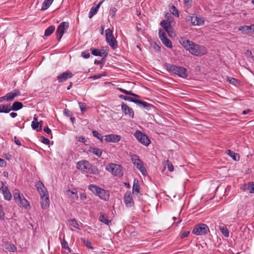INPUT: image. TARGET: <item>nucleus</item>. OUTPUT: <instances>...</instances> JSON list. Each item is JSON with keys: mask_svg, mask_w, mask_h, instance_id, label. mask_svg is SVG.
Returning a JSON list of instances; mask_svg holds the SVG:
<instances>
[{"mask_svg": "<svg viewBox=\"0 0 254 254\" xmlns=\"http://www.w3.org/2000/svg\"><path fill=\"white\" fill-rule=\"evenodd\" d=\"M179 43L193 55L201 56L207 53V49L204 46L195 44L194 42L187 39L186 38L181 37L179 39Z\"/></svg>", "mask_w": 254, "mask_h": 254, "instance_id": "obj_1", "label": "nucleus"}, {"mask_svg": "<svg viewBox=\"0 0 254 254\" xmlns=\"http://www.w3.org/2000/svg\"><path fill=\"white\" fill-rule=\"evenodd\" d=\"M165 67L168 71L172 72L180 77L186 78L188 76L187 69L184 67L176 66L170 64H166Z\"/></svg>", "mask_w": 254, "mask_h": 254, "instance_id": "obj_2", "label": "nucleus"}, {"mask_svg": "<svg viewBox=\"0 0 254 254\" xmlns=\"http://www.w3.org/2000/svg\"><path fill=\"white\" fill-rule=\"evenodd\" d=\"M76 168L86 173L95 174L97 171V169L93 167L88 161L86 160L78 162L76 164Z\"/></svg>", "mask_w": 254, "mask_h": 254, "instance_id": "obj_3", "label": "nucleus"}, {"mask_svg": "<svg viewBox=\"0 0 254 254\" xmlns=\"http://www.w3.org/2000/svg\"><path fill=\"white\" fill-rule=\"evenodd\" d=\"M130 156L133 164L141 172L142 175H145L147 173V171L144 166L143 162L136 155L130 154Z\"/></svg>", "mask_w": 254, "mask_h": 254, "instance_id": "obj_4", "label": "nucleus"}, {"mask_svg": "<svg viewBox=\"0 0 254 254\" xmlns=\"http://www.w3.org/2000/svg\"><path fill=\"white\" fill-rule=\"evenodd\" d=\"M134 136L140 143L145 146H147L151 143L148 137L139 130H136L134 133Z\"/></svg>", "mask_w": 254, "mask_h": 254, "instance_id": "obj_5", "label": "nucleus"}, {"mask_svg": "<svg viewBox=\"0 0 254 254\" xmlns=\"http://www.w3.org/2000/svg\"><path fill=\"white\" fill-rule=\"evenodd\" d=\"M106 169L114 176L120 177L123 175L122 168L119 165L110 164L106 166Z\"/></svg>", "mask_w": 254, "mask_h": 254, "instance_id": "obj_6", "label": "nucleus"}, {"mask_svg": "<svg viewBox=\"0 0 254 254\" xmlns=\"http://www.w3.org/2000/svg\"><path fill=\"white\" fill-rule=\"evenodd\" d=\"M187 21L190 22L193 26H201L204 24V20L203 18L196 14L189 16L187 18Z\"/></svg>", "mask_w": 254, "mask_h": 254, "instance_id": "obj_7", "label": "nucleus"}, {"mask_svg": "<svg viewBox=\"0 0 254 254\" xmlns=\"http://www.w3.org/2000/svg\"><path fill=\"white\" fill-rule=\"evenodd\" d=\"M209 231L208 227L204 224H198L193 229L192 232L197 235H205Z\"/></svg>", "mask_w": 254, "mask_h": 254, "instance_id": "obj_8", "label": "nucleus"}, {"mask_svg": "<svg viewBox=\"0 0 254 254\" xmlns=\"http://www.w3.org/2000/svg\"><path fill=\"white\" fill-rule=\"evenodd\" d=\"M68 27L69 23L68 22H62L60 24L56 32L58 41H60L63 35L68 29Z\"/></svg>", "mask_w": 254, "mask_h": 254, "instance_id": "obj_9", "label": "nucleus"}, {"mask_svg": "<svg viewBox=\"0 0 254 254\" xmlns=\"http://www.w3.org/2000/svg\"><path fill=\"white\" fill-rule=\"evenodd\" d=\"M106 39L109 45L114 49L117 46V41L113 35L112 31L108 28L106 31Z\"/></svg>", "mask_w": 254, "mask_h": 254, "instance_id": "obj_10", "label": "nucleus"}, {"mask_svg": "<svg viewBox=\"0 0 254 254\" xmlns=\"http://www.w3.org/2000/svg\"><path fill=\"white\" fill-rule=\"evenodd\" d=\"M165 35V33L162 31L161 29H160L159 30V38L164 45H165L168 48H171L172 47V42L166 37Z\"/></svg>", "mask_w": 254, "mask_h": 254, "instance_id": "obj_11", "label": "nucleus"}, {"mask_svg": "<svg viewBox=\"0 0 254 254\" xmlns=\"http://www.w3.org/2000/svg\"><path fill=\"white\" fill-rule=\"evenodd\" d=\"M161 26L164 29V30L168 33L170 37L173 36V28L171 25V22L166 21L165 20H162L160 22Z\"/></svg>", "mask_w": 254, "mask_h": 254, "instance_id": "obj_12", "label": "nucleus"}, {"mask_svg": "<svg viewBox=\"0 0 254 254\" xmlns=\"http://www.w3.org/2000/svg\"><path fill=\"white\" fill-rule=\"evenodd\" d=\"M73 75V74L68 70L60 74L59 76H58L57 80L59 82H62L68 78L72 77Z\"/></svg>", "mask_w": 254, "mask_h": 254, "instance_id": "obj_13", "label": "nucleus"}, {"mask_svg": "<svg viewBox=\"0 0 254 254\" xmlns=\"http://www.w3.org/2000/svg\"><path fill=\"white\" fill-rule=\"evenodd\" d=\"M36 187L41 196L43 195V196L48 194L45 186L41 182H37Z\"/></svg>", "mask_w": 254, "mask_h": 254, "instance_id": "obj_14", "label": "nucleus"}, {"mask_svg": "<svg viewBox=\"0 0 254 254\" xmlns=\"http://www.w3.org/2000/svg\"><path fill=\"white\" fill-rule=\"evenodd\" d=\"M121 139L120 136L115 134H109L104 136V140L106 142H116L119 141Z\"/></svg>", "mask_w": 254, "mask_h": 254, "instance_id": "obj_15", "label": "nucleus"}, {"mask_svg": "<svg viewBox=\"0 0 254 254\" xmlns=\"http://www.w3.org/2000/svg\"><path fill=\"white\" fill-rule=\"evenodd\" d=\"M41 205L43 209H47L50 205V200L48 196V194H46L43 196V195L41 196Z\"/></svg>", "mask_w": 254, "mask_h": 254, "instance_id": "obj_16", "label": "nucleus"}, {"mask_svg": "<svg viewBox=\"0 0 254 254\" xmlns=\"http://www.w3.org/2000/svg\"><path fill=\"white\" fill-rule=\"evenodd\" d=\"M20 95V92L18 89H15L6 94L7 101H12L16 96Z\"/></svg>", "mask_w": 254, "mask_h": 254, "instance_id": "obj_17", "label": "nucleus"}, {"mask_svg": "<svg viewBox=\"0 0 254 254\" xmlns=\"http://www.w3.org/2000/svg\"><path fill=\"white\" fill-rule=\"evenodd\" d=\"M97 195H98L102 199L106 200L109 197V192L107 190L100 189V190L99 191Z\"/></svg>", "mask_w": 254, "mask_h": 254, "instance_id": "obj_18", "label": "nucleus"}, {"mask_svg": "<svg viewBox=\"0 0 254 254\" xmlns=\"http://www.w3.org/2000/svg\"><path fill=\"white\" fill-rule=\"evenodd\" d=\"M239 30L241 31L242 33L248 34L250 33H252L253 27L252 24L250 26H241L239 27Z\"/></svg>", "mask_w": 254, "mask_h": 254, "instance_id": "obj_19", "label": "nucleus"}, {"mask_svg": "<svg viewBox=\"0 0 254 254\" xmlns=\"http://www.w3.org/2000/svg\"><path fill=\"white\" fill-rule=\"evenodd\" d=\"M77 192V191L75 190H68L66 191V194L71 198V201H75L78 199Z\"/></svg>", "mask_w": 254, "mask_h": 254, "instance_id": "obj_20", "label": "nucleus"}, {"mask_svg": "<svg viewBox=\"0 0 254 254\" xmlns=\"http://www.w3.org/2000/svg\"><path fill=\"white\" fill-rule=\"evenodd\" d=\"M103 1L104 0L100 1L95 7L93 6L91 7L89 13V18H91L95 14H96L98 11V9L100 7V5L102 4Z\"/></svg>", "mask_w": 254, "mask_h": 254, "instance_id": "obj_21", "label": "nucleus"}, {"mask_svg": "<svg viewBox=\"0 0 254 254\" xmlns=\"http://www.w3.org/2000/svg\"><path fill=\"white\" fill-rule=\"evenodd\" d=\"M140 192V186L138 184V181L136 179H134L133 185L132 187V193L138 194Z\"/></svg>", "mask_w": 254, "mask_h": 254, "instance_id": "obj_22", "label": "nucleus"}, {"mask_svg": "<svg viewBox=\"0 0 254 254\" xmlns=\"http://www.w3.org/2000/svg\"><path fill=\"white\" fill-rule=\"evenodd\" d=\"M132 95L133 97L128 96V101L132 102L138 105L140 101L138 99V98H139V96L136 94H132L131 92L128 91V95Z\"/></svg>", "mask_w": 254, "mask_h": 254, "instance_id": "obj_23", "label": "nucleus"}, {"mask_svg": "<svg viewBox=\"0 0 254 254\" xmlns=\"http://www.w3.org/2000/svg\"><path fill=\"white\" fill-rule=\"evenodd\" d=\"M16 202L20 206L26 208L29 205L28 201L22 195L19 199V200H17Z\"/></svg>", "mask_w": 254, "mask_h": 254, "instance_id": "obj_24", "label": "nucleus"}, {"mask_svg": "<svg viewBox=\"0 0 254 254\" xmlns=\"http://www.w3.org/2000/svg\"><path fill=\"white\" fill-rule=\"evenodd\" d=\"M23 107L22 103L16 101L13 103L12 105L10 107L11 110L17 111L21 109Z\"/></svg>", "mask_w": 254, "mask_h": 254, "instance_id": "obj_25", "label": "nucleus"}, {"mask_svg": "<svg viewBox=\"0 0 254 254\" xmlns=\"http://www.w3.org/2000/svg\"><path fill=\"white\" fill-rule=\"evenodd\" d=\"M2 193L4 196V198L8 200H10L11 198V194L8 190L7 187H3L2 189Z\"/></svg>", "mask_w": 254, "mask_h": 254, "instance_id": "obj_26", "label": "nucleus"}, {"mask_svg": "<svg viewBox=\"0 0 254 254\" xmlns=\"http://www.w3.org/2000/svg\"><path fill=\"white\" fill-rule=\"evenodd\" d=\"M11 111L10 105H0V113H8Z\"/></svg>", "mask_w": 254, "mask_h": 254, "instance_id": "obj_27", "label": "nucleus"}, {"mask_svg": "<svg viewBox=\"0 0 254 254\" xmlns=\"http://www.w3.org/2000/svg\"><path fill=\"white\" fill-rule=\"evenodd\" d=\"M5 248L11 252H14L16 251V247L10 242H7L5 244Z\"/></svg>", "mask_w": 254, "mask_h": 254, "instance_id": "obj_28", "label": "nucleus"}, {"mask_svg": "<svg viewBox=\"0 0 254 254\" xmlns=\"http://www.w3.org/2000/svg\"><path fill=\"white\" fill-rule=\"evenodd\" d=\"M89 151L97 157H100L102 153V150L95 147H91L89 149Z\"/></svg>", "mask_w": 254, "mask_h": 254, "instance_id": "obj_29", "label": "nucleus"}, {"mask_svg": "<svg viewBox=\"0 0 254 254\" xmlns=\"http://www.w3.org/2000/svg\"><path fill=\"white\" fill-rule=\"evenodd\" d=\"M100 189L101 188L94 185H90L88 186V189L96 195H97L99 191L100 190Z\"/></svg>", "mask_w": 254, "mask_h": 254, "instance_id": "obj_30", "label": "nucleus"}, {"mask_svg": "<svg viewBox=\"0 0 254 254\" xmlns=\"http://www.w3.org/2000/svg\"><path fill=\"white\" fill-rule=\"evenodd\" d=\"M227 154L232 158V159L235 161H238L240 159L239 155L237 153H235L233 151L228 150Z\"/></svg>", "mask_w": 254, "mask_h": 254, "instance_id": "obj_31", "label": "nucleus"}, {"mask_svg": "<svg viewBox=\"0 0 254 254\" xmlns=\"http://www.w3.org/2000/svg\"><path fill=\"white\" fill-rule=\"evenodd\" d=\"M219 230L222 233V234L225 237H228L229 235V233L228 229L225 226H220Z\"/></svg>", "mask_w": 254, "mask_h": 254, "instance_id": "obj_32", "label": "nucleus"}, {"mask_svg": "<svg viewBox=\"0 0 254 254\" xmlns=\"http://www.w3.org/2000/svg\"><path fill=\"white\" fill-rule=\"evenodd\" d=\"M54 0H45L42 4L41 10L47 9L52 3Z\"/></svg>", "mask_w": 254, "mask_h": 254, "instance_id": "obj_33", "label": "nucleus"}, {"mask_svg": "<svg viewBox=\"0 0 254 254\" xmlns=\"http://www.w3.org/2000/svg\"><path fill=\"white\" fill-rule=\"evenodd\" d=\"M55 30V27L53 25L49 26L45 31V36H49L51 35Z\"/></svg>", "mask_w": 254, "mask_h": 254, "instance_id": "obj_34", "label": "nucleus"}, {"mask_svg": "<svg viewBox=\"0 0 254 254\" xmlns=\"http://www.w3.org/2000/svg\"><path fill=\"white\" fill-rule=\"evenodd\" d=\"M69 225L74 228H77L79 230L80 229L79 227L78 223L74 218L69 220Z\"/></svg>", "mask_w": 254, "mask_h": 254, "instance_id": "obj_35", "label": "nucleus"}, {"mask_svg": "<svg viewBox=\"0 0 254 254\" xmlns=\"http://www.w3.org/2000/svg\"><path fill=\"white\" fill-rule=\"evenodd\" d=\"M138 105L139 106H142L144 109L147 110H149L151 107V105L142 101H139V103Z\"/></svg>", "mask_w": 254, "mask_h": 254, "instance_id": "obj_36", "label": "nucleus"}, {"mask_svg": "<svg viewBox=\"0 0 254 254\" xmlns=\"http://www.w3.org/2000/svg\"><path fill=\"white\" fill-rule=\"evenodd\" d=\"M99 219L101 222L106 224H108L110 222V221L107 219V216L103 213L100 214Z\"/></svg>", "mask_w": 254, "mask_h": 254, "instance_id": "obj_37", "label": "nucleus"}, {"mask_svg": "<svg viewBox=\"0 0 254 254\" xmlns=\"http://www.w3.org/2000/svg\"><path fill=\"white\" fill-rule=\"evenodd\" d=\"M90 51L91 52V54L94 56L100 57L102 56V54L101 51L98 49L92 48L90 49Z\"/></svg>", "mask_w": 254, "mask_h": 254, "instance_id": "obj_38", "label": "nucleus"}, {"mask_svg": "<svg viewBox=\"0 0 254 254\" xmlns=\"http://www.w3.org/2000/svg\"><path fill=\"white\" fill-rule=\"evenodd\" d=\"M170 11L174 15L177 17L179 16V11L174 5H172L170 7Z\"/></svg>", "mask_w": 254, "mask_h": 254, "instance_id": "obj_39", "label": "nucleus"}, {"mask_svg": "<svg viewBox=\"0 0 254 254\" xmlns=\"http://www.w3.org/2000/svg\"><path fill=\"white\" fill-rule=\"evenodd\" d=\"M81 240L88 249H90L91 250L93 249V247L92 246V244L90 242L86 240L85 238H81Z\"/></svg>", "mask_w": 254, "mask_h": 254, "instance_id": "obj_40", "label": "nucleus"}, {"mask_svg": "<svg viewBox=\"0 0 254 254\" xmlns=\"http://www.w3.org/2000/svg\"><path fill=\"white\" fill-rule=\"evenodd\" d=\"M164 166H167V168L170 172L174 171V166L173 164L168 160L164 163Z\"/></svg>", "mask_w": 254, "mask_h": 254, "instance_id": "obj_41", "label": "nucleus"}, {"mask_svg": "<svg viewBox=\"0 0 254 254\" xmlns=\"http://www.w3.org/2000/svg\"><path fill=\"white\" fill-rule=\"evenodd\" d=\"M22 196L20 195L19 191L17 190H15L13 191V198L16 201L19 200Z\"/></svg>", "mask_w": 254, "mask_h": 254, "instance_id": "obj_42", "label": "nucleus"}, {"mask_svg": "<svg viewBox=\"0 0 254 254\" xmlns=\"http://www.w3.org/2000/svg\"><path fill=\"white\" fill-rule=\"evenodd\" d=\"M93 135L96 137L97 138L100 139L101 141H103L104 138V136H103L100 133H99L96 130H93L92 131Z\"/></svg>", "mask_w": 254, "mask_h": 254, "instance_id": "obj_43", "label": "nucleus"}, {"mask_svg": "<svg viewBox=\"0 0 254 254\" xmlns=\"http://www.w3.org/2000/svg\"><path fill=\"white\" fill-rule=\"evenodd\" d=\"M61 245L63 248L68 250L69 252H70V249L68 246L67 242L65 240L61 241Z\"/></svg>", "mask_w": 254, "mask_h": 254, "instance_id": "obj_44", "label": "nucleus"}, {"mask_svg": "<svg viewBox=\"0 0 254 254\" xmlns=\"http://www.w3.org/2000/svg\"><path fill=\"white\" fill-rule=\"evenodd\" d=\"M41 141L42 143H43L45 144H46V145L50 144V140L48 138H46L44 136L41 137Z\"/></svg>", "mask_w": 254, "mask_h": 254, "instance_id": "obj_45", "label": "nucleus"}, {"mask_svg": "<svg viewBox=\"0 0 254 254\" xmlns=\"http://www.w3.org/2000/svg\"><path fill=\"white\" fill-rule=\"evenodd\" d=\"M249 184V192L254 193V182H250Z\"/></svg>", "mask_w": 254, "mask_h": 254, "instance_id": "obj_46", "label": "nucleus"}, {"mask_svg": "<svg viewBox=\"0 0 254 254\" xmlns=\"http://www.w3.org/2000/svg\"><path fill=\"white\" fill-rule=\"evenodd\" d=\"M228 81L230 83L235 85H236L239 82L238 80L234 78H232L231 79L228 78Z\"/></svg>", "mask_w": 254, "mask_h": 254, "instance_id": "obj_47", "label": "nucleus"}, {"mask_svg": "<svg viewBox=\"0 0 254 254\" xmlns=\"http://www.w3.org/2000/svg\"><path fill=\"white\" fill-rule=\"evenodd\" d=\"M117 9L115 7L111 8L110 10V15L113 18L116 14Z\"/></svg>", "mask_w": 254, "mask_h": 254, "instance_id": "obj_48", "label": "nucleus"}, {"mask_svg": "<svg viewBox=\"0 0 254 254\" xmlns=\"http://www.w3.org/2000/svg\"><path fill=\"white\" fill-rule=\"evenodd\" d=\"M241 189L244 191H249V183L242 186L241 187Z\"/></svg>", "mask_w": 254, "mask_h": 254, "instance_id": "obj_49", "label": "nucleus"}, {"mask_svg": "<svg viewBox=\"0 0 254 254\" xmlns=\"http://www.w3.org/2000/svg\"><path fill=\"white\" fill-rule=\"evenodd\" d=\"M134 204V202L133 199L129 195H128V207H130L133 206Z\"/></svg>", "mask_w": 254, "mask_h": 254, "instance_id": "obj_50", "label": "nucleus"}, {"mask_svg": "<svg viewBox=\"0 0 254 254\" xmlns=\"http://www.w3.org/2000/svg\"><path fill=\"white\" fill-rule=\"evenodd\" d=\"M81 56L85 59H88L90 57V54L88 51L81 53Z\"/></svg>", "mask_w": 254, "mask_h": 254, "instance_id": "obj_51", "label": "nucleus"}, {"mask_svg": "<svg viewBox=\"0 0 254 254\" xmlns=\"http://www.w3.org/2000/svg\"><path fill=\"white\" fill-rule=\"evenodd\" d=\"M76 139L78 141L81 142L82 143H85L86 142V139H85L84 137H83L82 136H78L76 137Z\"/></svg>", "mask_w": 254, "mask_h": 254, "instance_id": "obj_52", "label": "nucleus"}, {"mask_svg": "<svg viewBox=\"0 0 254 254\" xmlns=\"http://www.w3.org/2000/svg\"><path fill=\"white\" fill-rule=\"evenodd\" d=\"M4 217V213L3 212L2 206L0 204V219L3 220Z\"/></svg>", "mask_w": 254, "mask_h": 254, "instance_id": "obj_53", "label": "nucleus"}, {"mask_svg": "<svg viewBox=\"0 0 254 254\" xmlns=\"http://www.w3.org/2000/svg\"><path fill=\"white\" fill-rule=\"evenodd\" d=\"M104 75H105V74H98L92 76L90 77V78L94 79H99Z\"/></svg>", "mask_w": 254, "mask_h": 254, "instance_id": "obj_54", "label": "nucleus"}, {"mask_svg": "<svg viewBox=\"0 0 254 254\" xmlns=\"http://www.w3.org/2000/svg\"><path fill=\"white\" fill-rule=\"evenodd\" d=\"M128 115L130 116L131 118H133V116H134V112H133V110L129 108V107H128Z\"/></svg>", "mask_w": 254, "mask_h": 254, "instance_id": "obj_55", "label": "nucleus"}, {"mask_svg": "<svg viewBox=\"0 0 254 254\" xmlns=\"http://www.w3.org/2000/svg\"><path fill=\"white\" fill-rule=\"evenodd\" d=\"M39 126V122H32L31 127L33 129L38 128Z\"/></svg>", "mask_w": 254, "mask_h": 254, "instance_id": "obj_56", "label": "nucleus"}, {"mask_svg": "<svg viewBox=\"0 0 254 254\" xmlns=\"http://www.w3.org/2000/svg\"><path fill=\"white\" fill-rule=\"evenodd\" d=\"M192 0H185L184 3L188 8L191 6Z\"/></svg>", "mask_w": 254, "mask_h": 254, "instance_id": "obj_57", "label": "nucleus"}, {"mask_svg": "<svg viewBox=\"0 0 254 254\" xmlns=\"http://www.w3.org/2000/svg\"><path fill=\"white\" fill-rule=\"evenodd\" d=\"M190 232L189 231H185L183 233H182L181 235V238H186L187 237H188V236L189 235Z\"/></svg>", "mask_w": 254, "mask_h": 254, "instance_id": "obj_58", "label": "nucleus"}, {"mask_svg": "<svg viewBox=\"0 0 254 254\" xmlns=\"http://www.w3.org/2000/svg\"><path fill=\"white\" fill-rule=\"evenodd\" d=\"M122 108L123 111L125 113V114H127V113L126 112V111L127 109V105L125 103H123L122 105Z\"/></svg>", "mask_w": 254, "mask_h": 254, "instance_id": "obj_59", "label": "nucleus"}, {"mask_svg": "<svg viewBox=\"0 0 254 254\" xmlns=\"http://www.w3.org/2000/svg\"><path fill=\"white\" fill-rule=\"evenodd\" d=\"M6 165V162L3 159L0 158V166L2 167H5Z\"/></svg>", "mask_w": 254, "mask_h": 254, "instance_id": "obj_60", "label": "nucleus"}, {"mask_svg": "<svg viewBox=\"0 0 254 254\" xmlns=\"http://www.w3.org/2000/svg\"><path fill=\"white\" fill-rule=\"evenodd\" d=\"M14 142L16 144H17V145H19V146L21 145L20 140L16 136H14Z\"/></svg>", "mask_w": 254, "mask_h": 254, "instance_id": "obj_61", "label": "nucleus"}, {"mask_svg": "<svg viewBox=\"0 0 254 254\" xmlns=\"http://www.w3.org/2000/svg\"><path fill=\"white\" fill-rule=\"evenodd\" d=\"M44 130L47 133L49 134L51 133V130L48 127H45L44 128Z\"/></svg>", "mask_w": 254, "mask_h": 254, "instance_id": "obj_62", "label": "nucleus"}, {"mask_svg": "<svg viewBox=\"0 0 254 254\" xmlns=\"http://www.w3.org/2000/svg\"><path fill=\"white\" fill-rule=\"evenodd\" d=\"M64 113L67 116H70L71 115V112L68 109H64Z\"/></svg>", "mask_w": 254, "mask_h": 254, "instance_id": "obj_63", "label": "nucleus"}, {"mask_svg": "<svg viewBox=\"0 0 254 254\" xmlns=\"http://www.w3.org/2000/svg\"><path fill=\"white\" fill-rule=\"evenodd\" d=\"M5 100L7 101L6 96L0 97V102H1Z\"/></svg>", "mask_w": 254, "mask_h": 254, "instance_id": "obj_64", "label": "nucleus"}]
</instances>
